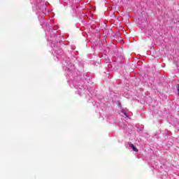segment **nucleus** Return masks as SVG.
<instances>
[{
	"label": "nucleus",
	"instance_id": "f257e3e1",
	"mask_svg": "<svg viewBox=\"0 0 179 179\" xmlns=\"http://www.w3.org/2000/svg\"><path fill=\"white\" fill-rule=\"evenodd\" d=\"M129 147L131 148V149L134 150V152H138V148H136V146L134 145V144L130 143Z\"/></svg>",
	"mask_w": 179,
	"mask_h": 179
}]
</instances>
